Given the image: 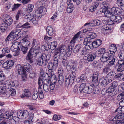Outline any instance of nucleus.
Here are the masks:
<instances>
[{"mask_svg":"<svg viewBox=\"0 0 124 124\" xmlns=\"http://www.w3.org/2000/svg\"><path fill=\"white\" fill-rule=\"evenodd\" d=\"M13 117L10 112L8 111H6L5 113L0 114V121L7 120V119L11 120L13 119Z\"/></svg>","mask_w":124,"mask_h":124,"instance_id":"5","label":"nucleus"},{"mask_svg":"<svg viewBox=\"0 0 124 124\" xmlns=\"http://www.w3.org/2000/svg\"><path fill=\"white\" fill-rule=\"evenodd\" d=\"M117 99L118 101L124 99V92H123L119 94L117 96Z\"/></svg>","mask_w":124,"mask_h":124,"instance_id":"51","label":"nucleus"},{"mask_svg":"<svg viewBox=\"0 0 124 124\" xmlns=\"http://www.w3.org/2000/svg\"><path fill=\"white\" fill-rule=\"evenodd\" d=\"M21 31V30L20 29H17L13 30L7 36L5 39L6 41L7 42L9 41H10L13 38L14 36H18V34Z\"/></svg>","mask_w":124,"mask_h":124,"instance_id":"4","label":"nucleus"},{"mask_svg":"<svg viewBox=\"0 0 124 124\" xmlns=\"http://www.w3.org/2000/svg\"><path fill=\"white\" fill-rule=\"evenodd\" d=\"M34 7V6L33 5L31 4L28 5V6L27 12H31L33 10Z\"/></svg>","mask_w":124,"mask_h":124,"instance_id":"60","label":"nucleus"},{"mask_svg":"<svg viewBox=\"0 0 124 124\" xmlns=\"http://www.w3.org/2000/svg\"><path fill=\"white\" fill-rule=\"evenodd\" d=\"M58 49L61 54H63L64 55L66 53V47L65 46L62 45L60 46L59 48Z\"/></svg>","mask_w":124,"mask_h":124,"instance_id":"34","label":"nucleus"},{"mask_svg":"<svg viewBox=\"0 0 124 124\" xmlns=\"http://www.w3.org/2000/svg\"><path fill=\"white\" fill-rule=\"evenodd\" d=\"M102 4L106 9L108 8L109 7V4L108 1H104L102 3Z\"/></svg>","mask_w":124,"mask_h":124,"instance_id":"57","label":"nucleus"},{"mask_svg":"<svg viewBox=\"0 0 124 124\" xmlns=\"http://www.w3.org/2000/svg\"><path fill=\"white\" fill-rule=\"evenodd\" d=\"M20 42L18 41H15L11 47V49L13 52H15L14 56H18L20 54L18 46Z\"/></svg>","mask_w":124,"mask_h":124,"instance_id":"7","label":"nucleus"},{"mask_svg":"<svg viewBox=\"0 0 124 124\" xmlns=\"http://www.w3.org/2000/svg\"><path fill=\"white\" fill-rule=\"evenodd\" d=\"M113 14L112 13V12H110V11L108 10H106L105 12L104 13V15L105 16L107 17H110L111 15H112Z\"/></svg>","mask_w":124,"mask_h":124,"instance_id":"56","label":"nucleus"},{"mask_svg":"<svg viewBox=\"0 0 124 124\" xmlns=\"http://www.w3.org/2000/svg\"><path fill=\"white\" fill-rule=\"evenodd\" d=\"M32 46L30 50L37 55L39 53V51L40 49V46L38 44V42L36 40H34L32 42Z\"/></svg>","mask_w":124,"mask_h":124,"instance_id":"3","label":"nucleus"},{"mask_svg":"<svg viewBox=\"0 0 124 124\" xmlns=\"http://www.w3.org/2000/svg\"><path fill=\"white\" fill-rule=\"evenodd\" d=\"M18 48L19 50V52L20 53V51H22L24 54L27 53L28 50V48L27 47L23 46L20 43L18 46Z\"/></svg>","mask_w":124,"mask_h":124,"instance_id":"23","label":"nucleus"},{"mask_svg":"<svg viewBox=\"0 0 124 124\" xmlns=\"http://www.w3.org/2000/svg\"><path fill=\"white\" fill-rule=\"evenodd\" d=\"M111 28L108 24H106L102 26L101 30L102 33L104 34H107L109 30H111Z\"/></svg>","mask_w":124,"mask_h":124,"instance_id":"15","label":"nucleus"},{"mask_svg":"<svg viewBox=\"0 0 124 124\" xmlns=\"http://www.w3.org/2000/svg\"><path fill=\"white\" fill-rule=\"evenodd\" d=\"M47 67L49 69V72H50L52 71V70L53 71L54 70H55L56 68L53 63L51 62L48 63L47 65Z\"/></svg>","mask_w":124,"mask_h":124,"instance_id":"30","label":"nucleus"},{"mask_svg":"<svg viewBox=\"0 0 124 124\" xmlns=\"http://www.w3.org/2000/svg\"><path fill=\"white\" fill-rule=\"evenodd\" d=\"M50 78L49 76H48L47 75H46L45 73L42 75L38 79L39 85L42 86L44 83L48 81H50Z\"/></svg>","mask_w":124,"mask_h":124,"instance_id":"2","label":"nucleus"},{"mask_svg":"<svg viewBox=\"0 0 124 124\" xmlns=\"http://www.w3.org/2000/svg\"><path fill=\"white\" fill-rule=\"evenodd\" d=\"M43 63V61L41 59V58L39 57L37 61V64L39 66H41L42 65Z\"/></svg>","mask_w":124,"mask_h":124,"instance_id":"61","label":"nucleus"},{"mask_svg":"<svg viewBox=\"0 0 124 124\" xmlns=\"http://www.w3.org/2000/svg\"><path fill=\"white\" fill-rule=\"evenodd\" d=\"M43 89L46 92H48L50 90V81H49L43 83Z\"/></svg>","mask_w":124,"mask_h":124,"instance_id":"25","label":"nucleus"},{"mask_svg":"<svg viewBox=\"0 0 124 124\" xmlns=\"http://www.w3.org/2000/svg\"><path fill=\"white\" fill-rule=\"evenodd\" d=\"M6 88H5L3 86H2L0 87V93L1 94H6Z\"/></svg>","mask_w":124,"mask_h":124,"instance_id":"63","label":"nucleus"},{"mask_svg":"<svg viewBox=\"0 0 124 124\" xmlns=\"http://www.w3.org/2000/svg\"><path fill=\"white\" fill-rule=\"evenodd\" d=\"M124 117V115L122 112L119 113L116 115L114 118L113 121H115L116 119H120Z\"/></svg>","mask_w":124,"mask_h":124,"instance_id":"40","label":"nucleus"},{"mask_svg":"<svg viewBox=\"0 0 124 124\" xmlns=\"http://www.w3.org/2000/svg\"><path fill=\"white\" fill-rule=\"evenodd\" d=\"M116 4L122 9H124V0H117Z\"/></svg>","mask_w":124,"mask_h":124,"instance_id":"32","label":"nucleus"},{"mask_svg":"<svg viewBox=\"0 0 124 124\" xmlns=\"http://www.w3.org/2000/svg\"><path fill=\"white\" fill-rule=\"evenodd\" d=\"M101 81L100 83V85L102 87L106 86L109 83L112 81V80L111 79H108L107 80L104 78L101 79Z\"/></svg>","mask_w":124,"mask_h":124,"instance_id":"17","label":"nucleus"},{"mask_svg":"<svg viewBox=\"0 0 124 124\" xmlns=\"http://www.w3.org/2000/svg\"><path fill=\"white\" fill-rule=\"evenodd\" d=\"M94 41H92V40H90L89 39L87 38H85L84 40V42L83 43L85 45L87 44L88 45H89L90 46L92 47H95Z\"/></svg>","mask_w":124,"mask_h":124,"instance_id":"21","label":"nucleus"},{"mask_svg":"<svg viewBox=\"0 0 124 124\" xmlns=\"http://www.w3.org/2000/svg\"><path fill=\"white\" fill-rule=\"evenodd\" d=\"M116 74L114 72H110L107 74V77L108 79H111L113 80L114 78H115Z\"/></svg>","mask_w":124,"mask_h":124,"instance_id":"33","label":"nucleus"},{"mask_svg":"<svg viewBox=\"0 0 124 124\" xmlns=\"http://www.w3.org/2000/svg\"><path fill=\"white\" fill-rule=\"evenodd\" d=\"M116 90L114 89L111 86H110L106 90V93H108L110 94L111 93L116 94Z\"/></svg>","mask_w":124,"mask_h":124,"instance_id":"29","label":"nucleus"},{"mask_svg":"<svg viewBox=\"0 0 124 124\" xmlns=\"http://www.w3.org/2000/svg\"><path fill=\"white\" fill-rule=\"evenodd\" d=\"M67 68H69L68 70L71 69L72 72H74L77 71L78 70L76 64L73 61L70 62H69V65L68 66Z\"/></svg>","mask_w":124,"mask_h":124,"instance_id":"12","label":"nucleus"},{"mask_svg":"<svg viewBox=\"0 0 124 124\" xmlns=\"http://www.w3.org/2000/svg\"><path fill=\"white\" fill-rule=\"evenodd\" d=\"M96 21V20H92L90 22L86 23L85 24V26L87 25L88 26H90L91 27L95 26Z\"/></svg>","mask_w":124,"mask_h":124,"instance_id":"47","label":"nucleus"},{"mask_svg":"<svg viewBox=\"0 0 124 124\" xmlns=\"http://www.w3.org/2000/svg\"><path fill=\"white\" fill-rule=\"evenodd\" d=\"M88 37L86 38H88L90 40L91 39H93L96 37V33L92 32H90L88 33Z\"/></svg>","mask_w":124,"mask_h":124,"instance_id":"39","label":"nucleus"},{"mask_svg":"<svg viewBox=\"0 0 124 124\" xmlns=\"http://www.w3.org/2000/svg\"><path fill=\"white\" fill-rule=\"evenodd\" d=\"M14 64V62L12 60H7L4 62L2 65L3 68L6 69L11 68Z\"/></svg>","mask_w":124,"mask_h":124,"instance_id":"8","label":"nucleus"},{"mask_svg":"<svg viewBox=\"0 0 124 124\" xmlns=\"http://www.w3.org/2000/svg\"><path fill=\"white\" fill-rule=\"evenodd\" d=\"M49 76L51 77L50 79H54V81H56V76L54 74L53 72H51V73L49 74Z\"/></svg>","mask_w":124,"mask_h":124,"instance_id":"59","label":"nucleus"},{"mask_svg":"<svg viewBox=\"0 0 124 124\" xmlns=\"http://www.w3.org/2000/svg\"><path fill=\"white\" fill-rule=\"evenodd\" d=\"M40 18L39 17H37L35 16L32 19V22L34 24H36L38 23L39 19Z\"/></svg>","mask_w":124,"mask_h":124,"instance_id":"58","label":"nucleus"},{"mask_svg":"<svg viewBox=\"0 0 124 124\" xmlns=\"http://www.w3.org/2000/svg\"><path fill=\"white\" fill-rule=\"evenodd\" d=\"M93 88L91 85L87 86L85 84L82 83L80 85L79 91L80 93L83 92L84 93L90 94L93 91Z\"/></svg>","mask_w":124,"mask_h":124,"instance_id":"1","label":"nucleus"},{"mask_svg":"<svg viewBox=\"0 0 124 124\" xmlns=\"http://www.w3.org/2000/svg\"><path fill=\"white\" fill-rule=\"evenodd\" d=\"M16 69L17 73L21 75L25 74L26 72V70H27L26 69L24 70L20 65H18L16 66Z\"/></svg>","mask_w":124,"mask_h":124,"instance_id":"11","label":"nucleus"},{"mask_svg":"<svg viewBox=\"0 0 124 124\" xmlns=\"http://www.w3.org/2000/svg\"><path fill=\"white\" fill-rule=\"evenodd\" d=\"M118 55L121 59H124V51H122L118 54Z\"/></svg>","mask_w":124,"mask_h":124,"instance_id":"64","label":"nucleus"},{"mask_svg":"<svg viewBox=\"0 0 124 124\" xmlns=\"http://www.w3.org/2000/svg\"><path fill=\"white\" fill-rule=\"evenodd\" d=\"M33 119V116H30L28 120H25L23 122L24 124H31V122L33 121H32Z\"/></svg>","mask_w":124,"mask_h":124,"instance_id":"49","label":"nucleus"},{"mask_svg":"<svg viewBox=\"0 0 124 124\" xmlns=\"http://www.w3.org/2000/svg\"><path fill=\"white\" fill-rule=\"evenodd\" d=\"M29 25V24L28 23H26L25 24L22 25L20 23H19L16 26V27L17 28H19L22 27V28H30V26H28Z\"/></svg>","mask_w":124,"mask_h":124,"instance_id":"45","label":"nucleus"},{"mask_svg":"<svg viewBox=\"0 0 124 124\" xmlns=\"http://www.w3.org/2000/svg\"><path fill=\"white\" fill-rule=\"evenodd\" d=\"M109 57H110V55L109 53L107 52H105L101 57V61L103 62H107L108 61Z\"/></svg>","mask_w":124,"mask_h":124,"instance_id":"13","label":"nucleus"},{"mask_svg":"<svg viewBox=\"0 0 124 124\" xmlns=\"http://www.w3.org/2000/svg\"><path fill=\"white\" fill-rule=\"evenodd\" d=\"M29 113L26 110H20L17 113V116L22 119H24L27 118Z\"/></svg>","mask_w":124,"mask_h":124,"instance_id":"9","label":"nucleus"},{"mask_svg":"<svg viewBox=\"0 0 124 124\" xmlns=\"http://www.w3.org/2000/svg\"><path fill=\"white\" fill-rule=\"evenodd\" d=\"M118 62L116 63L115 66V68L117 69V71L118 72H120L122 71V69L123 67Z\"/></svg>","mask_w":124,"mask_h":124,"instance_id":"43","label":"nucleus"},{"mask_svg":"<svg viewBox=\"0 0 124 124\" xmlns=\"http://www.w3.org/2000/svg\"><path fill=\"white\" fill-rule=\"evenodd\" d=\"M116 60L114 56H113L112 55H110L109 58L108 59L109 62L108 63V66H112L114 64V63Z\"/></svg>","mask_w":124,"mask_h":124,"instance_id":"19","label":"nucleus"},{"mask_svg":"<svg viewBox=\"0 0 124 124\" xmlns=\"http://www.w3.org/2000/svg\"><path fill=\"white\" fill-rule=\"evenodd\" d=\"M82 47L81 44H78L75 47L73 50L74 52L75 53H77L78 52Z\"/></svg>","mask_w":124,"mask_h":124,"instance_id":"46","label":"nucleus"},{"mask_svg":"<svg viewBox=\"0 0 124 124\" xmlns=\"http://www.w3.org/2000/svg\"><path fill=\"white\" fill-rule=\"evenodd\" d=\"M21 4H15L13 6V8H12V10L14 11L17 9L20 6Z\"/></svg>","mask_w":124,"mask_h":124,"instance_id":"62","label":"nucleus"},{"mask_svg":"<svg viewBox=\"0 0 124 124\" xmlns=\"http://www.w3.org/2000/svg\"><path fill=\"white\" fill-rule=\"evenodd\" d=\"M31 93L30 91L28 89H25L24 90L23 94L21 96L22 97H29L31 96Z\"/></svg>","mask_w":124,"mask_h":124,"instance_id":"28","label":"nucleus"},{"mask_svg":"<svg viewBox=\"0 0 124 124\" xmlns=\"http://www.w3.org/2000/svg\"><path fill=\"white\" fill-rule=\"evenodd\" d=\"M95 57V55L94 53H89L88 55L87 60L89 62L92 61L93 60Z\"/></svg>","mask_w":124,"mask_h":124,"instance_id":"24","label":"nucleus"},{"mask_svg":"<svg viewBox=\"0 0 124 124\" xmlns=\"http://www.w3.org/2000/svg\"><path fill=\"white\" fill-rule=\"evenodd\" d=\"M95 47H97L100 46L102 43L101 40L100 39H98L94 41Z\"/></svg>","mask_w":124,"mask_h":124,"instance_id":"38","label":"nucleus"},{"mask_svg":"<svg viewBox=\"0 0 124 124\" xmlns=\"http://www.w3.org/2000/svg\"><path fill=\"white\" fill-rule=\"evenodd\" d=\"M98 73L97 72H95L93 74L92 81L93 82L96 84L95 85L97 86L98 84Z\"/></svg>","mask_w":124,"mask_h":124,"instance_id":"22","label":"nucleus"},{"mask_svg":"<svg viewBox=\"0 0 124 124\" xmlns=\"http://www.w3.org/2000/svg\"><path fill=\"white\" fill-rule=\"evenodd\" d=\"M42 86H39L38 87V94L39 98L42 99L44 97L43 93L42 92V89L41 87Z\"/></svg>","mask_w":124,"mask_h":124,"instance_id":"35","label":"nucleus"},{"mask_svg":"<svg viewBox=\"0 0 124 124\" xmlns=\"http://www.w3.org/2000/svg\"><path fill=\"white\" fill-rule=\"evenodd\" d=\"M8 25L3 20V21L1 24L0 28L2 30V32H4L5 31L7 28Z\"/></svg>","mask_w":124,"mask_h":124,"instance_id":"31","label":"nucleus"},{"mask_svg":"<svg viewBox=\"0 0 124 124\" xmlns=\"http://www.w3.org/2000/svg\"><path fill=\"white\" fill-rule=\"evenodd\" d=\"M46 11V8L42 7L37 9L35 12V16L37 17L40 18L42 15L45 13Z\"/></svg>","mask_w":124,"mask_h":124,"instance_id":"6","label":"nucleus"},{"mask_svg":"<svg viewBox=\"0 0 124 124\" xmlns=\"http://www.w3.org/2000/svg\"><path fill=\"white\" fill-rule=\"evenodd\" d=\"M110 71L111 69L108 66H106L103 68L102 70V72L107 74Z\"/></svg>","mask_w":124,"mask_h":124,"instance_id":"52","label":"nucleus"},{"mask_svg":"<svg viewBox=\"0 0 124 124\" xmlns=\"http://www.w3.org/2000/svg\"><path fill=\"white\" fill-rule=\"evenodd\" d=\"M57 45V43L56 41H53L51 43L50 46L49 47H48V49H50L51 48V49L54 50L56 47Z\"/></svg>","mask_w":124,"mask_h":124,"instance_id":"44","label":"nucleus"},{"mask_svg":"<svg viewBox=\"0 0 124 124\" xmlns=\"http://www.w3.org/2000/svg\"><path fill=\"white\" fill-rule=\"evenodd\" d=\"M46 31L48 34L50 36H52L55 33V31L53 28L50 26L47 27Z\"/></svg>","mask_w":124,"mask_h":124,"instance_id":"27","label":"nucleus"},{"mask_svg":"<svg viewBox=\"0 0 124 124\" xmlns=\"http://www.w3.org/2000/svg\"><path fill=\"white\" fill-rule=\"evenodd\" d=\"M81 32V31L79 32L74 36L73 39L70 42V45L73 44L74 45L77 39L80 37V34Z\"/></svg>","mask_w":124,"mask_h":124,"instance_id":"26","label":"nucleus"},{"mask_svg":"<svg viewBox=\"0 0 124 124\" xmlns=\"http://www.w3.org/2000/svg\"><path fill=\"white\" fill-rule=\"evenodd\" d=\"M105 49L103 48H101L98 50L96 52V54L97 56L100 57L102 56L103 54L105 52Z\"/></svg>","mask_w":124,"mask_h":124,"instance_id":"37","label":"nucleus"},{"mask_svg":"<svg viewBox=\"0 0 124 124\" xmlns=\"http://www.w3.org/2000/svg\"><path fill=\"white\" fill-rule=\"evenodd\" d=\"M118 82L116 81H115L111 83L110 85V86L113 88L114 89H115V88L118 85Z\"/></svg>","mask_w":124,"mask_h":124,"instance_id":"54","label":"nucleus"},{"mask_svg":"<svg viewBox=\"0 0 124 124\" xmlns=\"http://www.w3.org/2000/svg\"><path fill=\"white\" fill-rule=\"evenodd\" d=\"M62 61L63 66H67V69L68 70L69 68H67V66L69 65V62L70 61L68 62L66 59H65L64 58L62 59Z\"/></svg>","mask_w":124,"mask_h":124,"instance_id":"48","label":"nucleus"},{"mask_svg":"<svg viewBox=\"0 0 124 124\" xmlns=\"http://www.w3.org/2000/svg\"><path fill=\"white\" fill-rule=\"evenodd\" d=\"M111 11L113 14L115 15H119L122 13L121 9L117 7H113L111 9Z\"/></svg>","mask_w":124,"mask_h":124,"instance_id":"14","label":"nucleus"},{"mask_svg":"<svg viewBox=\"0 0 124 124\" xmlns=\"http://www.w3.org/2000/svg\"><path fill=\"white\" fill-rule=\"evenodd\" d=\"M34 15L32 13H29L25 16V18L27 19L28 21L30 22L32 20L34 17Z\"/></svg>","mask_w":124,"mask_h":124,"instance_id":"41","label":"nucleus"},{"mask_svg":"<svg viewBox=\"0 0 124 124\" xmlns=\"http://www.w3.org/2000/svg\"><path fill=\"white\" fill-rule=\"evenodd\" d=\"M109 50L110 52V54L115 55V52L117 50V48L115 44H112L109 47Z\"/></svg>","mask_w":124,"mask_h":124,"instance_id":"16","label":"nucleus"},{"mask_svg":"<svg viewBox=\"0 0 124 124\" xmlns=\"http://www.w3.org/2000/svg\"><path fill=\"white\" fill-rule=\"evenodd\" d=\"M99 5V4L97 2H95L94 5V6L93 7H92L90 8L91 9H90V11L91 12H93V11H94L97 8Z\"/></svg>","mask_w":124,"mask_h":124,"instance_id":"50","label":"nucleus"},{"mask_svg":"<svg viewBox=\"0 0 124 124\" xmlns=\"http://www.w3.org/2000/svg\"><path fill=\"white\" fill-rule=\"evenodd\" d=\"M3 20L9 26L13 22L12 18L10 16L8 15L5 16L4 19H3Z\"/></svg>","mask_w":124,"mask_h":124,"instance_id":"20","label":"nucleus"},{"mask_svg":"<svg viewBox=\"0 0 124 124\" xmlns=\"http://www.w3.org/2000/svg\"><path fill=\"white\" fill-rule=\"evenodd\" d=\"M37 55L36 54L30 50L26 57V60L29 62L30 63H32L33 62V57L36 56Z\"/></svg>","mask_w":124,"mask_h":124,"instance_id":"10","label":"nucleus"},{"mask_svg":"<svg viewBox=\"0 0 124 124\" xmlns=\"http://www.w3.org/2000/svg\"><path fill=\"white\" fill-rule=\"evenodd\" d=\"M21 44L27 47L30 44V42L29 41L25 39H24L22 40Z\"/></svg>","mask_w":124,"mask_h":124,"instance_id":"36","label":"nucleus"},{"mask_svg":"<svg viewBox=\"0 0 124 124\" xmlns=\"http://www.w3.org/2000/svg\"><path fill=\"white\" fill-rule=\"evenodd\" d=\"M48 57V55L45 54H43L41 57H39L40 58H41V59L43 61V64L45 65H46L48 62L49 60Z\"/></svg>","mask_w":124,"mask_h":124,"instance_id":"18","label":"nucleus"},{"mask_svg":"<svg viewBox=\"0 0 124 124\" xmlns=\"http://www.w3.org/2000/svg\"><path fill=\"white\" fill-rule=\"evenodd\" d=\"M56 83V81H54L53 83L51 81V83L50 84V85L49 86L50 89V92L52 91H51V90H52L54 89Z\"/></svg>","mask_w":124,"mask_h":124,"instance_id":"55","label":"nucleus"},{"mask_svg":"<svg viewBox=\"0 0 124 124\" xmlns=\"http://www.w3.org/2000/svg\"><path fill=\"white\" fill-rule=\"evenodd\" d=\"M74 46V45L71 44L70 45V43L68 46L69 50L67 52H66L67 55L69 56L72 53L73 48Z\"/></svg>","mask_w":124,"mask_h":124,"instance_id":"42","label":"nucleus"},{"mask_svg":"<svg viewBox=\"0 0 124 124\" xmlns=\"http://www.w3.org/2000/svg\"><path fill=\"white\" fill-rule=\"evenodd\" d=\"M19 116L18 117H15L13 118V120L14 121L15 123L16 124H20L21 121H20V118H19Z\"/></svg>","mask_w":124,"mask_h":124,"instance_id":"53","label":"nucleus"}]
</instances>
